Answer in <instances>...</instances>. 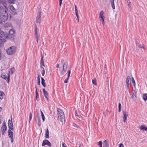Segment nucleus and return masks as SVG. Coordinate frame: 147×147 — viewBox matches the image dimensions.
Instances as JSON below:
<instances>
[{
  "mask_svg": "<svg viewBox=\"0 0 147 147\" xmlns=\"http://www.w3.org/2000/svg\"><path fill=\"white\" fill-rule=\"evenodd\" d=\"M2 109V108L1 107H0V112L1 111Z\"/></svg>",
  "mask_w": 147,
  "mask_h": 147,
  "instance_id": "58",
  "label": "nucleus"
},
{
  "mask_svg": "<svg viewBox=\"0 0 147 147\" xmlns=\"http://www.w3.org/2000/svg\"><path fill=\"white\" fill-rule=\"evenodd\" d=\"M73 125L74 127H76L77 128H80V127L78 125H77V124H75L74 123H73Z\"/></svg>",
  "mask_w": 147,
  "mask_h": 147,
  "instance_id": "38",
  "label": "nucleus"
},
{
  "mask_svg": "<svg viewBox=\"0 0 147 147\" xmlns=\"http://www.w3.org/2000/svg\"><path fill=\"white\" fill-rule=\"evenodd\" d=\"M132 97L133 98L134 100H135L136 98V92L134 91H132Z\"/></svg>",
  "mask_w": 147,
  "mask_h": 147,
  "instance_id": "22",
  "label": "nucleus"
},
{
  "mask_svg": "<svg viewBox=\"0 0 147 147\" xmlns=\"http://www.w3.org/2000/svg\"><path fill=\"white\" fill-rule=\"evenodd\" d=\"M37 42L38 43V40H36Z\"/></svg>",
  "mask_w": 147,
  "mask_h": 147,
  "instance_id": "59",
  "label": "nucleus"
},
{
  "mask_svg": "<svg viewBox=\"0 0 147 147\" xmlns=\"http://www.w3.org/2000/svg\"><path fill=\"white\" fill-rule=\"evenodd\" d=\"M78 22H79V18L77 19Z\"/></svg>",
  "mask_w": 147,
  "mask_h": 147,
  "instance_id": "60",
  "label": "nucleus"
},
{
  "mask_svg": "<svg viewBox=\"0 0 147 147\" xmlns=\"http://www.w3.org/2000/svg\"><path fill=\"white\" fill-rule=\"evenodd\" d=\"M131 2L130 1H127V6L128 7V8L131 9Z\"/></svg>",
  "mask_w": 147,
  "mask_h": 147,
  "instance_id": "29",
  "label": "nucleus"
},
{
  "mask_svg": "<svg viewBox=\"0 0 147 147\" xmlns=\"http://www.w3.org/2000/svg\"><path fill=\"white\" fill-rule=\"evenodd\" d=\"M1 77L2 78L6 80L7 81V76L5 73L2 74L1 75Z\"/></svg>",
  "mask_w": 147,
  "mask_h": 147,
  "instance_id": "24",
  "label": "nucleus"
},
{
  "mask_svg": "<svg viewBox=\"0 0 147 147\" xmlns=\"http://www.w3.org/2000/svg\"><path fill=\"white\" fill-rule=\"evenodd\" d=\"M38 121H36V123L38 124V125L40 126L41 125V123L40 122V119L39 118H38Z\"/></svg>",
  "mask_w": 147,
  "mask_h": 147,
  "instance_id": "34",
  "label": "nucleus"
},
{
  "mask_svg": "<svg viewBox=\"0 0 147 147\" xmlns=\"http://www.w3.org/2000/svg\"><path fill=\"white\" fill-rule=\"evenodd\" d=\"M75 13H78L77 7L76 5H75Z\"/></svg>",
  "mask_w": 147,
  "mask_h": 147,
  "instance_id": "42",
  "label": "nucleus"
},
{
  "mask_svg": "<svg viewBox=\"0 0 147 147\" xmlns=\"http://www.w3.org/2000/svg\"><path fill=\"white\" fill-rule=\"evenodd\" d=\"M121 105L120 103H119L118 104V111L119 112H120L121 111Z\"/></svg>",
  "mask_w": 147,
  "mask_h": 147,
  "instance_id": "32",
  "label": "nucleus"
},
{
  "mask_svg": "<svg viewBox=\"0 0 147 147\" xmlns=\"http://www.w3.org/2000/svg\"><path fill=\"white\" fill-rule=\"evenodd\" d=\"M139 48H141L143 49L144 50L146 49L145 46L143 44H142L139 47Z\"/></svg>",
  "mask_w": 147,
  "mask_h": 147,
  "instance_id": "35",
  "label": "nucleus"
},
{
  "mask_svg": "<svg viewBox=\"0 0 147 147\" xmlns=\"http://www.w3.org/2000/svg\"><path fill=\"white\" fill-rule=\"evenodd\" d=\"M67 81H68V80L67 79H65L64 80V82L65 83H67Z\"/></svg>",
  "mask_w": 147,
  "mask_h": 147,
  "instance_id": "52",
  "label": "nucleus"
},
{
  "mask_svg": "<svg viewBox=\"0 0 147 147\" xmlns=\"http://www.w3.org/2000/svg\"><path fill=\"white\" fill-rule=\"evenodd\" d=\"M9 8L10 10H11L12 11H14L15 10V9L14 7L13 6L10 5H9Z\"/></svg>",
  "mask_w": 147,
  "mask_h": 147,
  "instance_id": "28",
  "label": "nucleus"
},
{
  "mask_svg": "<svg viewBox=\"0 0 147 147\" xmlns=\"http://www.w3.org/2000/svg\"><path fill=\"white\" fill-rule=\"evenodd\" d=\"M103 147H109L107 141L106 140L103 142Z\"/></svg>",
  "mask_w": 147,
  "mask_h": 147,
  "instance_id": "20",
  "label": "nucleus"
},
{
  "mask_svg": "<svg viewBox=\"0 0 147 147\" xmlns=\"http://www.w3.org/2000/svg\"><path fill=\"white\" fill-rule=\"evenodd\" d=\"M43 92L44 94V95L47 99V100L48 101L49 100V98L48 97V92L46 91L45 89H42Z\"/></svg>",
  "mask_w": 147,
  "mask_h": 147,
  "instance_id": "14",
  "label": "nucleus"
},
{
  "mask_svg": "<svg viewBox=\"0 0 147 147\" xmlns=\"http://www.w3.org/2000/svg\"><path fill=\"white\" fill-rule=\"evenodd\" d=\"M46 145H47L49 147H51V143L47 140H45L43 141L42 146H44Z\"/></svg>",
  "mask_w": 147,
  "mask_h": 147,
  "instance_id": "8",
  "label": "nucleus"
},
{
  "mask_svg": "<svg viewBox=\"0 0 147 147\" xmlns=\"http://www.w3.org/2000/svg\"><path fill=\"white\" fill-rule=\"evenodd\" d=\"M44 62V61L43 59V57L42 56L40 62V67L41 69L43 68H44L43 67L45 66Z\"/></svg>",
  "mask_w": 147,
  "mask_h": 147,
  "instance_id": "15",
  "label": "nucleus"
},
{
  "mask_svg": "<svg viewBox=\"0 0 147 147\" xmlns=\"http://www.w3.org/2000/svg\"><path fill=\"white\" fill-rule=\"evenodd\" d=\"M1 50L0 49V60H1Z\"/></svg>",
  "mask_w": 147,
  "mask_h": 147,
  "instance_id": "53",
  "label": "nucleus"
},
{
  "mask_svg": "<svg viewBox=\"0 0 147 147\" xmlns=\"http://www.w3.org/2000/svg\"><path fill=\"white\" fill-rule=\"evenodd\" d=\"M15 68L14 67H12L11 68L10 71H9V74L7 75V82L9 83V82L10 76L9 74H13Z\"/></svg>",
  "mask_w": 147,
  "mask_h": 147,
  "instance_id": "7",
  "label": "nucleus"
},
{
  "mask_svg": "<svg viewBox=\"0 0 147 147\" xmlns=\"http://www.w3.org/2000/svg\"><path fill=\"white\" fill-rule=\"evenodd\" d=\"M8 126L10 129L13 130V125L12 121V119L11 120H9L8 121Z\"/></svg>",
  "mask_w": 147,
  "mask_h": 147,
  "instance_id": "12",
  "label": "nucleus"
},
{
  "mask_svg": "<svg viewBox=\"0 0 147 147\" xmlns=\"http://www.w3.org/2000/svg\"><path fill=\"white\" fill-rule=\"evenodd\" d=\"M67 64L65 63L63 65V70L65 71H66L67 70Z\"/></svg>",
  "mask_w": 147,
  "mask_h": 147,
  "instance_id": "25",
  "label": "nucleus"
},
{
  "mask_svg": "<svg viewBox=\"0 0 147 147\" xmlns=\"http://www.w3.org/2000/svg\"><path fill=\"white\" fill-rule=\"evenodd\" d=\"M76 117L78 120H80L81 119H82V118L81 116L78 115H76Z\"/></svg>",
  "mask_w": 147,
  "mask_h": 147,
  "instance_id": "40",
  "label": "nucleus"
},
{
  "mask_svg": "<svg viewBox=\"0 0 147 147\" xmlns=\"http://www.w3.org/2000/svg\"><path fill=\"white\" fill-rule=\"evenodd\" d=\"M37 26H36L35 27V38L36 39V40H38V32L37 31Z\"/></svg>",
  "mask_w": 147,
  "mask_h": 147,
  "instance_id": "18",
  "label": "nucleus"
},
{
  "mask_svg": "<svg viewBox=\"0 0 147 147\" xmlns=\"http://www.w3.org/2000/svg\"><path fill=\"white\" fill-rule=\"evenodd\" d=\"M32 115L31 113H30L29 114V123H30V121L32 119Z\"/></svg>",
  "mask_w": 147,
  "mask_h": 147,
  "instance_id": "37",
  "label": "nucleus"
},
{
  "mask_svg": "<svg viewBox=\"0 0 147 147\" xmlns=\"http://www.w3.org/2000/svg\"><path fill=\"white\" fill-rule=\"evenodd\" d=\"M118 147H124V145L122 143L120 144H119Z\"/></svg>",
  "mask_w": 147,
  "mask_h": 147,
  "instance_id": "48",
  "label": "nucleus"
},
{
  "mask_svg": "<svg viewBox=\"0 0 147 147\" xmlns=\"http://www.w3.org/2000/svg\"><path fill=\"white\" fill-rule=\"evenodd\" d=\"M7 126L3 122V125L2 127V133L3 135H4V132L7 130Z\"/></svg>",
  "mask_w": 147,
  "mask_h": 147,
  "instance_id": "11",
  "label": "nucleus"
},
{
  "mask_svg": "<svg viewBox=\"0 0 147 147\" xmlns=\"http://www.w3.org/2000/svg\"><path fill=\"white\" fill-rule=\"evenodd\" d=\"M142 96L143 98L144 101H146L147 100V94H144Z\"/></svg>",
  "mask_w": 147,
  "mask_h": 147,
  "instance_id": "23",
  "label": "nucleus"
},
{
  "mask_svg": "<svg viewBox=\"0 0 147 147\" xmlns=\"http://www.w3.org/2000/svg\"><path fill=\"white\" fill-rule=\"evenodd\" d=\"M8 136L10 138L11 142L13 143V132L9 129L8 131Z\"/></svg>",
  "mask_w": 147,
  "mask_h": 147,
  "instance_id": "6",
  "label": "nucleus"
},
{
  "mask_svg": "<svg viewBox=\"0 0 147 147\" xmlns=\"http://www.w3.org/2000/svg\"><path fill=\"white\" fill-rule=\"evenodd\" d=\"M76 16L77 18V19L79 18V16H78V13H75Z\"/></svg>",
  "mask_w": 147,
  "mask_h": 147,
  "instance_id": "51",
  "label": "nucleus"
},
{
  "mask_svg": "<svg viewBox=\"0 0 147 147\" xmlns=\"http://www.w3.org/2000/svg\"><path fill=\"white\" fill-rule=\"evenodd\" d=\"M57 110L58 112V118L61 121H63L65 118L64 113L59 108H57Z\"/></svg>",
  "mask_w": 147,
  "mask_h": 147,
  "instance_id": "3",
  "label": "nucleus"
},
{
  "mask_svg": "<svg viewBox=\"0 0 147 147\" xmlns=\"http://www.w3.org/2000/svg\"><path fill=\"white\" fill-rule=\"evenodd\" d=\"M41 84L43 87H46V85L45 82V81L44 79L42 78H41Z\"/></svg>",
  "mask_w": 147,
  "mask_h": 147,
  "instance_id": "21",
  "label": "nucleus"
},
{
  "mask_svg": "<svg viewBox=\"0 0 147 147\" xmlns=\"http://www.w3.org/2000/svg\"><path fill=\"white\" fill-rule=\"evenodd\" d=\"M5 33L3 31H2L1 30V29H0V38L5 37Z\"/></svg>",
  "mask_w": 147,
  "mask_h": 147,
  "instance_id": "17",
  "label": "nucleus"
},
{
  "mask_svg": "<svg viewBox=\"0 0 147 147\" xmlns=\"http://www.w3.org/2000/svg\"><path fill=\"white\" fill-rule=\"evenodd\" d=\"M40 113H41V114L42 115V113H43L42 112V111L41 110H40Z\"/></svg>",
  "mask_w": 147,
  "mask_h": 147,
  "instance_id": "57",
  "label": "nucleus"
},
{
  "mask_svg": "<svg viewBox=\"0 0 147 147\" xmlns=\"http://www.w3.org/2000/svg\"><path fill=\"white\" fill-rule=\"evenodd\" d=\"M2 117L1 116H0V123H1L2 121Z\"/></svg>",
  "mask_w": 147,
  "mask_h": 147,
  "instance_id": "50",
  "label": "nucleus"
},
{
  "mask_svg": "<svg viewBox=\"0 0 147 147\" xmlns=\"http://www.w3.org/2000/svg\"><path fill=\"white\" fill-rule=\"evenodd\" d=\"M42 76H44L45 74V70L44 69V68H42Z\"/></svg>",
  "mask_w": 147,
  "mask_h": 147,
  "instance_id": "36",
  "label": "nucleus"
},
{
  "mask_svg": "<svg viewBox=\"0 0 147 147\" xmlns=\"http://www.w3.org/2000/svg\"><path fill=\"white\" fill-rule=\"evenodd\" d=\"M63 0H59V5L60 6H61Z\"/></svg>",
  "mask_w": 147,
  "mask_h": 147,
  "instance_id": "49",
  "label": "nucleus"
},
{
  "mask_svg": "<svg viewBox=\"0 0 147 147\" xmlns=\"http://www.w3.org/2000/svg\"><path fill=\"white\" fill-rule=\"evenodd\" d=\"M6 41L5 39H0V42H5Z\"/></svg>",
  "mask_w": 147,
  "mask_h": 147,
  "instance_id": "45",
  "label": "nucleus"
},
{
  "mask_svg": "<svg viewBox=\"0 0 147 147\" xmlns=\"http://www.w3.org/2000/svg\"><path fill=\"white\" fill-rule=\"evenodd\" d=\"M140 130L147 131V127L144 125H141L140 127Z\"/></svg>",
  "mask_w": 147,
  "mask_h": 147,
  "instance_id": "16",
  "label": "nucleus"
},
{
  "mask_svg": "<svg viewBox=\"0 0 147 147\" xmlns=\"http://www.w3.org/2000/svg\"><path fill=\"white\" fill-rule=\"evenodd\" d=\"M15 32L14 30L12 28L11 29L9 30L8 35H7L5 34V37L9 39L12 38L14 36Z\"/></svg>",
  "mask_w": 147,
  "mask_h": 147,
  "instance_id": "4",
  "label": "nucleus"
},
{
  "mask_svg": "<svg viewBox=\"0 0 147 147\" xmlns=\"http://www.w3.org/2000/svg\"><path fill=\"white\" fill-rule=\"evenodd\" d=\"M123 121L124 122H125L127 120L128 114L126 111H123Z\"/></svg>",
  "mask_w": 147,
  "mask_h": 147,
  "instance_id": "13",
  "label": "nucleus"
},
{
  "mask_svg": "<svg viewBox=\"0 0 147 147\" xmlns=\"http://www.w3.org/2000/svg\"><path fill=\"white\" fill-rule=\"evenodd\" d=\"M111 6L112 8L114 9L115 8V7L114 4V0H111Z\"/></svg>",
  "mask_w": 147,
  "mask_h": 147,
  "instance_id": "26",
  "label": "nucleus"
},
{
  "mask_svg": "<svg viewBox=\"0 0 147 147\" xmlns=\"http://www.w3.org/2000/svg\"><path fill=\"white\" fill-rule=\"evenodd\" d=\"M36 99L37 100V97H36Z\"/></svg>",
  "mask_w": 147,
  "mask_h": 147,
  "instance_id": "62",
  "label": "nucleus"
},
{
  "mask_svg": "<svg viewBox=\"0 0 147 147\" xmlns=\"http://www.w3.org/2000/svg\"><path fill=\"white\" fill-rule=\"evenodd\" d=\"M75 116H76V115H78V114H77V113L76 112H75Z\"/></svg>",
  "mask_w": 147,
  "mask_h": 147,
  "instance_id": "56",
  "label": "nucleus"
},
{
  "mask_svg": "<svg viewBox=\"0 0 147 147\" xmlns=\"http://www.w3.org/2000/svg\"><path fill=\"white\" fill-rule=\"evenodd\" d=\"M6 9V7L5 8L2 7H0V19L4 22L6 21L8 18V14Z\"/></svg>",
  "mask_w": 147,
  "mask_h": 147,
  "instance_id": "1",
  "label": "nucleus"
},
{
  "mask_svg": "<svg viewBox=\"0 0 147 147\" xmlns=\"http://www.w3.org/2000/svg\"><path fill=\"white\" fill-rule=\"evenodd\" d=\"M79 147H81V146H80V145L79 146Z\"/></svg>",
  "mask_w": 147,
  "mask_h": 147,
  "instance_id": "61",
  "label": "nucleus"
},
{
  "mask_svg": "<svg viewBox=\"0 0 147 147\" xmlns=\"http://www.w3.org/2000/svg\"><path fill=\"white\" fill-rule=\"evenodd\" d=\"M104 13L103 10L101 11L99 14V18L102 22V24L104 26L105 24L104 22L105 16H104Z\"/></svg>",
  "mask_w": 147,
  "mask_h": 147,
  "instance_id": "5",
  "label": "nucleus"
},
{
  "mask_svg": "<svg viewBox=\"0 0 147 147\" xmlns=\"http://www.w3.org/2000/svg\"><path fill=\"white\" fill-rule=\"evenodd\" d=\"M98 145L100 147H102V142L101 141H99L98 143Z\"/></svg>",
  "mask_w": 147,
  "mask_h": 147,
  "instance_id": "33",
  "label": "nucleus"
},
{
  "mask_svg": "<svg viewBox=\"0 0 147 147\" xmlns=\"http://www.w3.org/2000/svg\"><path fill=\"white\" fill-rule=\"evenodd\" d=\"M37 79L38 81L37 82V84L39 85H40V76L39 75H38V77H37Z\"/></svg>",
  "mask_w": 147,
  "mask_h": 147,
  "instance_id": "27",
  "label": "nucleus"
},
{
  "mask_svg": "<svg viewBox=\"0 0 147 147\" xmlns=\"http://www.w3.org/2000/svg\"><path fill=\"white\" fill-rule=\"evenodd\" d=\"M16 1V0H8L9 3L11 4H14Z\"/></svg>",
  "mask_w": 147,
  "mask_h": 147,
  "instance_id": "31",
  "label": "nucleus"
},
{
  "mask_svg": "<svg viewBox=\"0 0 147 147\" xmlns=\"http://www.w3.org/2000/svg\"><path fill=\"white\" fill-rule=\"evenodd\" d=\"M3 93L2 92H1L0 91V99H2L3 98Z\"/></svg>",
  "mask_w": 147,
  "mask_h": 147,
  "instance_id": "39",
  "label": "nucleus"
},
{
  "mask_svg": "<svg viewBox=\"0 0 147 147\" xmlns=\"http://www.w3.org/2000/svg\"><path fill=\"white\" fill-rule=\"evenodd\" d=\"M62 145L63 147H67L65 143L63 142H62Z\"/></svg>",
  "mask_w": 147,
  "mask_h": 147,
  "instance_id": "46",
  "label": "nucleus"
},
{
  "mask_svg": "<svg viewBox=\"0 0 147 147\" xmlns=\"http://www.w3.org/2000/svg\"><path fill=\"white\" fill-rule=\"evenodd\" d=\"M70 73H71L70 71L69 70L68 72V76L67 77V78H66V79H67V80H68L69 79V78Z\"/></svg>",
  "mask_w": 147,
  "mask_h": 147,
  "instance_id": "41",
  "label": "nucleus"
},
{
  "mask_svg": "<svg viewBox=\"0 0 147 147\" xmlns=\"http://www.w3.org/2000/svg\"><path fill=\"white\" fill-rule=\"evenodd\" d=\"M16 48L15 46H12L6 49V52L8 55H12L14 54L16 51Z\"/></svg>",
  "mask_w": 147,
  "mask_h": 147,
  "instance_id": "2",
  "label": "nucleus"
},
{
  "mask_svg": "<svg viewBox=\"0 0 147 147\" xmlns=\"http://www.w3.org/2000/svg\"><path fill=\"white\" fill-rule=\"evenodd\" d=\"M45 137L46 138H49V131L48 129H47L45 131Z\"/></svg>",
  "mask_w": 147,
  "mask_h": 147,
  "instance_id": "19",
  "label": "nucleus"
},
{
  "mask_svg": "<svg viewBox=\"0 0 147 147\" xmlns=\"http://www.w3.org/2000/svg\"><path fill=\"white\" fill-rule=\"evenodd\" d=\"M92 83H93V84H94V85L95 86L96 85V79L94 78V79H92Z\"/></svg>",
  "mask_w": 147,
  "mask_h": 147,
  "instance_id": "30",
  "label": "nucleus"
},
{
  "mask_svg": "<svg viewBox=\"0 0 147 147\" xmlns=\"http://www.w3.org/2000/svg\"><path fill=\"white\" fill-rule=\"evenodd\" d=\"M126 83L127 88H128L130 84L131 83V78L129 76H127L126 78Z\"/></svg>",
  "mask_w": 147,
  "mask_h": 147,
  "instance_id": "10",
  "label": "nucleus"
},
{
  "mask_svg": "<svg viewBox=\"0 0 147 147\" xmlns=\"http://www.w3.org/2000/svg\"><path fill=\"white\" fill-rule=\"evenodd\" d=\"M59 64H57V66H56V67L57 68H59Z\"/></svg>",
  "mask_w": 147,
  "mask_h": 147,
  "instance_id": "55",
  "label": "nucleus"
},
{
  "mask_svg": "<svg viewBox=\"0 0 147 147\" xmlns=\"http://www.w3.org/2000/svg\"><path fill=\"white\" fill-rule=\"evenodd\" d=\"M41 14L40 12H39L37 13V16L36 19V22L37 23H40L41 21Z\"/></svg>",
  "mask_w": 147,
  "mask_h": 147,
  "instance_id": "9",
  "label": "nucleus"
},
{
  "mask_svg": "<svg viewBox=\"0 0 147 147\" xmlns=\"http://www.w3.org/2000/svg\"><path fill=\"white\" fill-rule=\"evenodd\" d=\"M132 81L133 84L134 86H135L136 84V83L135 82L134 79L133 78H132Z\"/></svg>",
  "mask_w": 147,
  "mask_h": 147,
  "instance_id": "43",
  "label": "nucleus"
},
{
  "mask_svg": "<svg viewBox=\"0 0 147 147\" xmlns=\"http://www.w3.org/2000/svg\"><path fill=\"white\" fill-rule=\"evenodd\" d=\"M136 46H138V47H140L138 45V43L137 42H136Z\"/></svg>",
  "mask_w": 147,
  "mask_h": 147,
  "instance_id": "54",
  "label": "nucleus"
},
{
  "mask_svg": "<svg viewBox=\"0 0 147 147\" xmlns=\"http://www.w3.org/2000/svg\"><path fill=\"white\" fill-rule=\"evenodd\" d=\"M41 116L43 121H44L45 120V117L43 113L42 114V115H41Z\"/></svg>",
  "mask_w": 147,
  "mask_h": 147,
  "instance_id": "44",
  "label": "nucleus"
},
{
  "mask_svg": "<svg viewBox=\"0 0 147 147\" xmlns=\"http://www.w3.org/2000/svg\"><path fill=\"white\" fill-rule=\"evenodd\" d=\"M36 97H38V93L37 91V88H36Z\"/></svg>",
  "mask_w": 147,
  "mask_h": 147,
  "instance_id": "47",
  "label": "nucleus"
}]
</instances>
